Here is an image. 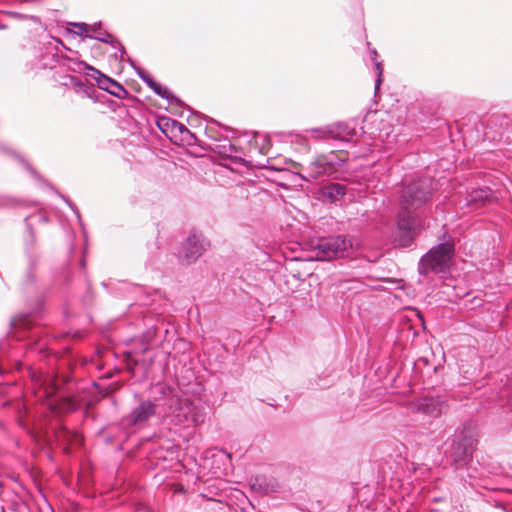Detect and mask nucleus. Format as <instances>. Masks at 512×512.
Instances as JSON below:
<instances>
[{"label":"nucleus","instance_id":"nucleus-23","mask_svg":"<svg viewBox=\"0 0 512 512\" xmlns=\"http://www.w3.org/2000/svg\"><path fill=\"white\" fill-rule=\"evenodd\" d=\"M131 64L135 69L137 76L152 90V87H154L156 83L153 77L146 70L136 67L132 62Z\"/></svg>","mask_w":512,"mask_h":512},{"label":"nucleus","instance_id":"nucleus-21","mask_svg":"<svg viewBox=\"0 0 512 512\" xmlns=\"http://www.w3.org/2000/svg\"><path fill=\"white\" fill-rule=\"evenodd\" d=\"M66 78L68 82H65L64 85H70L76 93L83 94L86 97H92L96 91L93 83L87 79L82 80L76 76H67Z\"/></svg>","mask_w":512,"mask_h":512},{"label":"nucleus","instance_id":"nucleus-22","mask_svg":"<svg viewBox=\"0 0 512 512\" xmlns=\"http://www.w3.org/2000/svg\"><path fill=\"white\" fill-rule=\"evenodd\" d=\"M152 91L161 98L167 100L170 104H176L179 106L182 104V101L178 99L167 87L158 82H156L154 87H152Z\"/></svg>","mask_w":512,"mask_h":512},{"label":"nucleus","instance_id":"nucleus-5","mask_svg":"<svg viewBox=\"0 0 512 512\" xmlns=\"http://www.w3.org/2000/svg\"><path fill=\"white\" fill-rule=\"evenodd\" d=\"M59 46L65 48L69 52L74 55H77V52H73L70 49L66 48L63 42L59 39H54L53 43L50 42L49 46L46 48V55L43 57L42 67L53 69L56 65H60L66 68L68 71L73 73H86V71H92L95 69L94 67L88 65L86 62L79 60L73 56H67L64 54H59Z\"/></svg>","mask_w":512,"mask_h":512},{"label":"nucleus","instance_id":"nucleus-28","mask_svg":"<svg viewBox=\"0 0 512 512\" xmlns=\"http://www.w3.org/2000/svg\"><path fill=\"white\" fill-rule=\"evenodd\" d=\"M70 25L74 26L77 29V31H75V34H77V35L86 37V34H90V32H91V25H89L87 23L74 22V23H70Z\"/></svg>","mask_w":512,"mask_h":512},{"label":"nucleus","instance_id":"nucleus-8","mask_svg":"<svg viewBox=\"0 0 512 512\" xmlns=\"http://www.w3.org/2000/svg\"><path fill=\"white\" fill-rule=\"evenodd\" d=\"M157 405L150 400H142L132 411L121 419V425L129 428L136 425H144L156 414Z\"/></svg>","mask_w":512,"mask_h":512},{"label":"nucleus","instance_id":"nucleus-4","mask_svg":"<svg viewBox=\"0 0 512 512\" xmlns=\"http://www.w3.org/2000/svg\"><path fill=\"white\" fill-rule=\"evenodd\" d=\"M477 440L471 431L463 430L456 434L449 442L445 455L450 464L456 469H462L472 459Z\"/></svg>","mask_w":512,"mask_h":512},{"label":"nucleus","instance_id":"nucleus-6","mask_svg":"<svg viewBox=\"0 0 512 512\" xmlns=\"http://www.w3.org/2000/svg\"><path fill=\"white\" fill-rule=\"evenodd\" d=\"M454 255V245L450 242L440 243L432 247L420 259L418 271L421 275L429 273H442L448 269L449 262Z\"/></svg>","mask_w":512,"mask_h":512},{"label":"nucleus","instance_id":"nucleus-3","mask_svg":"<svg viewBox=\"0 0 512 512\" xmlns=\"http://www.w3.org/2000/svg\"><path fill=\"white\" fill-rule=\"evenodd\" d=\"M346 162L347 159L343 152L330 151L326 154H319L307 165H300L299 175L306 181L324 176L338 178L344 172Z\"/></svg>","mask_w":512,"mask_h":512},{"label":"nucleus","instance_id":"nucleus-31","mask_svg":"<svg viewBox=\"0 0 512 512\" xmlns=\"http://www.w3.org/2000/svg\"><path fill=\"white\" fill-rule=\"evenodd\" d=\"M61 197L67 203V205L71 208V210L74 212V214L76 215L79 223L81 224L80 212H79L78 208L76 207V205L73 204L70 200H68L64 196H61Z\"/></svg>","mask_w":512,"mask_h":512},{"label":"nucleus","instance_id":"nucleus-11","mask_svg":"<svg viewBox=\"0 0 512 512\" xmlns=\"http://www.w3.org/2000/svg\"><path fill=\"white\" fill-rule=\"evenodd\" d=\"M346 194V185L336 182L325 183L315 191L316 198L325 204H338Z\"/></svg>","mask_w":512,"mask_h":512},{"label":"nucleus","instance_id":"nucleus-25","mask_svg":"<svg viewBox=\"0 0 512 512\" xmlns=\"http://www.w3.org/2000/svg\"><path fill=\"white\" fill-rule=\"evenodd\" d=\"M11 325L16 329H28L30 326V320L28 315L20 314L14 316L11 319Z\"/></svg>","mask_w":512,"mask_h":512},{"label":"nucleus","instance_id":"nucleus-24","mask_svg":"<svg viewBox=\"0 0 512 512\" xmlns=\"http://www.w3.org/2000/svg\"><path fill=\"white\" fill-rule=\"evenodd\" d=\"M380 124L382 125V128H380L379 132L377 134L371 132V134L375 139H379L380 141L384 142L389 139V136L392 132V127L388 122L381 121Z\"/></svg>","mask_w":512,"mask_h":512},{"label":"nucleus","instance_id":"nucleus-12","mask_svg":"<svg viewBox=\"0 0 512 512\" xmlns=\"http://www.w3.org/2000/svg\"><path fill=\"white\" fill-rule=\"evenodd\" d=\"M207 242L203 235L191 232L183 244V256L188 263L196 261L206 250Z\"/></svg>","mask_w":512,"mask_h":512},{"label":"nucleus","instance_id":"nucleus-18","mask_svg":"<svg viewBox=\"0 0 512 512\" xmlns=\"http://www.w3.org/2000/svg\"><path fill=\"white\" fill-rule=\"evenodd\" d=\"M87 38L95 39L100 42L108 43L113 48L119 49L121 53V59H123L124 54L126 53L125 48L122 46L119 40L112 37V35L106 31H102L100 24L91 25V33L86 34Z\"/></svg>","mask_w":512,"mask_h":512},{"label":"nucleus","instance_id":"nucleus-32","mask_svg":"<svg viewBox=\"0 0 512 512\" xmlns=\"http://www.w3.org/2000/svg\"><path fill=\"white\" fill-rule=\"evenodd\" d=\"M13 155L19 160L20 163L23 164L24 167L27 168V170H29L32 174H35V171L33 170V168L30 166V164L22 156H20L17 153H13Z\"/></svg>","mask_w":512,"mask_h":512},{"label":"nucleus","instance_id":"nucleus-13","mask_svg":"<svg viewBox=\"0 0 512 512\" xmlns=\"http://www.w3.org/2000/svg\"><path fill=\"white\" fill-rule=\"evenodd\" d=\"M91 76L96 80L98 87L109 94L119 99H123L128 95V91L120 83L102 74L99 70L93 69Z\"/></svg>","mask_w":512,"mask_h":512},{"label":"nucleus","instance_id":"nucleus-26","mask_svg":"<svg viewBox=\"0 0 512 512\" xmlns=\"http://www.w3.org/2000/svg\"><path fill=\"white\" fill-rule=\"evenodd\" d=\"M372 54V60L374 61L375 65V72L377 75L376 81H375V94L380 89L381 83H382V67L381 63L376 60L377 51L375 49L371 50Z\"/></svg>","mask_w":512,"mask_h":512},{"label":"nucleus","instance_id":"nucleus-15","mask_svg":"<svg viewBox=\"0 0 512 512\" xmlns=\"http://www.w3.org/2000/svg\"><path fill=\"white\" fill-rule=\"evenodd\" d=\"M57 391L58 388L55 385L46 388L44 391V396L48 398V405L50 409L59 412H70L77 409V403L72 398L56 397L55 400H50L54 395L57 394Z\"/></svg>","mask_w":512,"mask_h":512},{"label":"nucleus","instance_id":"nucleus-10","mask_svg":"<svg viewBox=\"0 0 512 512\" xmlns=\"http://www.w3.org/2000/svg\"><path fill=\"white\" fill-rule=\"evenodd\" d=\"M206 134L212 139V143L210 144V148L215 152L221 155L222 157H227L233 160H240L241 156L239 149L231 143L227 136H218L214 133V129L212 127H208L206 129Z\"/></svg>","mask_w":512,"mask_h":512},{"label":"nucleus","instance_id":"nucleus-1","mask_svg":"<svg viewBox=\"0 0 512 512\" xmlns=\"http://www.w3.org/2000/svg\"><path fill=\"white\" fill-rule=\"evenodd\" d=\"M433 195V181L423 177L403 186L400 195V210L396 217L393 241L396 246L407 248L412 245L422 229V219L415 212L425 206Z\"/></svg>","mask_w":512,"mask_h":512},{"label":"nucleus","instance_id":"nucleus-30","mask_svg":"<svg viewBox=\"0 0 512 512\" xmlns=\"http://www.w3.org/2000/svg\"><path fill=\"white\" fill-rule=\"evenodd\" d=\"M157 332L156 327H152L147 330V332L143 335V342L147 345H150L153 341V338L155 337Z\"/></svg>","mask_w":512,"mask_h":512},{"label":"nucleus","instance_id":"nucleus-17","mask_svg":"<svg viewBox=\"0 0 512 512\" xmlns=\"http://www.w3.org/2000/svg\"><path fill=\"white\" fill-rule=\"evenodd\" d=\"M496 199L495 193L489 187L473 189L468 192L466 197L467 204L474 207H482L495 202Z\"/></svg>","mask_w":512,"mask_h":512},{"label":"nucleus","instance_id":"nucleus-29","mask_svg":"<svg viewBox=\"0 0 512 512\" xmlns=\"http://www.w3.org/2000/svg\"><path fill=\"white\" fill-rule=\"evenodd\" d=\"M178 136L181 137L182 141H186L191 144L193 140H195L194 134L184 125V131L178 132Z\"/></svg>","mask_w":512,"mask_h":512},{"label":"nucleus","instance_id":"nucleus-20","mask_svg":"<svg viewBox=\"0 0 512 512\" xmlns=\"http://www.w3.org/2000/svg\"><path fill=\"white\" fill-rule=\"evenodd\" d=\"M157 126L170 139L177 138L178 132L184 131V124L169 117H160Z\"/></svg>","mask_w":512,"mask_h":512},{"label":"nucleus","instance_id":"nucleus-14","mask_svg":"<svg viewBox=\"0 0 512 512\" xmlns=\"http://www.w3.org/2000/svg\"><path fill=\"white\" fill-rule=\"evenodd\" d=\"M25 253L28 259V271L26 273V279L27 282L33 283L35 281V275L33 274V271L39 262L40 253L36 245L35 236L30 229L28 237L25 239Z\"/></svg>","mask_w":512,"mask_h":512},{"label":"nucleus","instance_id":"nucleus-19","mask_svg":"<svg viewBox=\"0 0 512 512\" xmlns=\"http://www.w3.org/2000/svg\"><path fill=\"white\" fill-rule=\"evenodd\" d=\"M330 138L340 141H351L357 134L355 127L346 122H338L330 125Z\"/></svg>","mask_w":512,"mask_h":512},{"label":"nucleus","instance_id":"nucleus-16","mask_svg":"<svg viewBox=\"0 0 512 512\" xmlns=\"http://www.w3.org/2000/svg\"><path fill=\"white\" fill-rule=\"evenodd\" d=\"M512 396V372L510 374L500 373L495 381V386L489 399L505 400Z\"/></svg>","mask_w":512,"mask_h":512},{"label":"nucleus","instance_id":"nucleus-9","mask_svg":"<svg viewBox=\"0 0 512 512\" xmlns=\"http://www.w3.org/2000/svg\"><path fill=\"white\" fill-rule=\"evenodd\" d=\"M409 409L414 413H420L428 417L437 418L446 412L448 405L445 401L439 398L424 397L412 401L409 404Z\"/></svg>","mask_w":512,"mask_h":512},{"label":"nucleus","instance_id":"nucleus-27","mask_svg":"<svg viewBox=\"0 0 512 512\" xmlns=\"http://www.w3.org/2000/svg\"><path fill=\"white\" fill-rule=\"evenodd\" d=\"M328 131H330V125L310 130L311 136L315 139H331Z\"/></svg>","mask_w":512,"mask_h":512},{"label":"nucleus","instance_id":"nucleus-33","mask_svg":"<svg viewBox=\"0 0 512 512\" xmlns=\"http://www.w3.org/2000/svg\"><path fill=\"white\" fill-rule=\"evenodd\" d=\"M6 28H7V25L0 23V30L6 29Z\"/></svg>","mask_w":512,"mask_h":512},{"label":"nucleus","instance_id":"nucleus-2","mask_svg":"<svg viewBox=\"0 0 512 512\" xmlns=\"http://www.w3.org/2000/svg\"><path fill=\"white\" fill-rule=\"evenodd\" d=\"M161 393L168 397L172 421L179 426H198L205 421V408L199 399L179 397L169 387H161Z\"/></svg>","mask_w":512,"mask_h":512},{"label":"nucleus","instance_id":"nucleus-7","mask_svg":"<svg viewBox=\"0 0 512 512\" xmlns=\"http://www.w3.org/2000/svg\"><path fill=\"white\" fill-rule=\"evenodd\" d=\"M353 247L352 239L336 235L317 239L314 246L315 259L319 261L348 257Z\"/></svg>","mask_w":512,"mask_h":512}]
</instances>
